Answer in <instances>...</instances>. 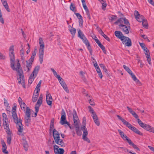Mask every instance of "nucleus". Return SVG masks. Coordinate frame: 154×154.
I'll return each instance as SVG.
<instances>
[{
    "instance_id": "12",
    "label": "nucleus",
    "mask_w": 154,
    "mask_h": 154,
    "mask_svg": "<svg viewBox=\"0 0 154 154\" xmlns=\"http://www.w3.org/2000/svg\"><path fill=\"white\" fill-rule=\"evenodd\" d=\"M60 123L62 125H63L64 124H67L69 125V123L66 121V114L64 110L62 109L61 111V117L60 119Z\"/></svg>"
},
{
    "instance_id": "50",
    "label": "nucleus",
    "mask_w": 154,
    "mask_h": 154,
    "mask_svg": "<svg viewBox=\"0 0 154 154\" xmlns=\"http://www.w3.org/2000/svg\"><path fill=\"white\" fill-rule=\"evenodd\" d=\"M94 39L95 40V41L96 42V43L98 44L99 46H100V45H101L102 44L100 42V41L97 38V37L95 36V38Z\"/></svg>"
},
{
    "instance_id": "63",
    "label": "nucleus",
    "mask_w": 154,
    "mask_h": 154,
    "mask_svg": "<svg viewBox=\"0 0 154 154\" xmlns=\"http://www.w3.org/2000/svg\"><path fill=\"white\" fill-rule=\"evenodd\" d=\"M34 57L31 56L28 62L32 63L34 61Z\"/></svg>"
},
{
    "instance_id": "23",
    "label": "nucleus",
    "mask_w": 154,
    "mask_h": 154,
    "mask_svg": "<svg viewBox=\"0 0 154 154\" xmlns=\"http://www.w3.org/2000/svg\"><path fill=\"white\" fill-rule=\"evenodd\" d=\"M92 117L95 124L97 126H99L100 125V123L97 114H94L93 116H92Z\"/></svg>"
},
{
    "instance_id": "14",
    "label": "nucleus",
    "mask_w": 154,
    "mask_h": 154,
    "mask_svg": "<svg viewBox=\"0 0 154 154\" xmlns=\"http://www.w3.org/2000/svg\"><path fill=\"white\" fill-rule=\"evenodd\" d=\"M118 23H120V24H123V23H124L126 25H130L128 20L125 18H119L114 23V24H115L117 25Z\"/></svg>"
},
{
    "instance_id": "34",
    "label": "nucleus",
    "mask_w": 154,
    "mask_h": 154,
    "mask_svg": "<svg viewBox=\"0 0 154 154\" xmlns=\"http://www.w3.org/2000/svg\"><path fill=\"white\" fill-rule=\"evenodd\" d=\"M62 87H63V89L64 90L66 91V92L67 93H69V89L68 88L66 84V83L64 82L63 83H62L61 85Z\"/></svg>"
},
{
    "instance_id": "57",
    "label": "nucleus",
    "mask_w": 154,
    "mask_h": 154,
    "mask_svg": "<svg viewBox=\"0 0 154 154\" xmlns=\"http://www.w3.org/2000/svg\"><path fill=\"white\" fill-rule=\"evenodd\" d=\"M131 114L135 118L137 119V120L138 119H139L138 118V116L137 115L135 112H134Z\"/></svg>"
},
{
    "instance_id": "54",
    "label": "nucleus",
    "mask_w": 154,
    "mask_h": 154,
    "mask_svg": "<svg viewBox=\"0 0 154 154\" xmlns=\"http://www.w3.org/2000/svg\"><path fill=\"white\" fill-rule=\"evenodd\" d=\"M75 14L76 15L79 19H80L82 18V16L79 13H75Z\"/></svg>"
},
{
    "instance_id": "58",
    "label": "nucleus",
    "mask_w": 154,
    "mask_h": 154,
    "mask_svg": "<svg viewBox=\"0 0 154 154\" xmlns=\"http://www.w3.org/2000/svg\"><path fill=\"white\" fill-rule=\"evenodd\" d=\"M79 25L80 26H82L83 25V20L82 18L79 20Z\"/></svg>"
},
{
    "instance_id": "4",
    "label": "nucleus",
    "mask_w": 154,
    "mask_h": 154,
    "mask_svg": "<svg viewBox=\"0 0 154 154\" xmlns=\"http://www.w3.org/2000/svg\"><path fill=\"white\" fill-rule=\"evenodd\" d=\"M117 116L119 119L123 123V124L128 127L131 130L134 132L136 134L140 136L143 135V134L138 129L135 127L132 126L129 122L126 121L123 118L119 115H117Z\"/></svg>"
},
{
    "instance_id": "29",
    "label": "nucleus",
    "mask_w": 154,
    "mask_h": 154,
    "mask_svg": "<svg viewBox=\"0 0 154 154\" xmlns=\"http://www.w3.org/2000/svg\"><path fill=\"white\" fill-rule=\"evenodd\" d=\"M40 69V66H36L33 71L31 75H33L34 76H35V77H36L37 74L39 70Z\"/></svg>"
},
{
    "instance_id": "43",
    "label": "nucleus",
    "mask_w": 154,
    "mask_h": 154,
    "mask_svg": "<svg viewBox=\"0 0 154 154\" xmlns=\"http://www.w3.org/2000/svg\"><path fill=\"white\" fill-rule=\"evenodd\" d=\"M39 94H36V95H33L32 97V101L33 102H35L37 100Z\"/></svg>"
},
{
    "instance_id": "15",
    "label": "nucleus",
    "mask_w": 154,
    "mask_h": 154,
    "mask_svg": "<svg viewBox=\"0 0 154 154\" xmlns=\"http://www.w3.org/2000/svg\"><path fill=\"white\" fill-rule=\"evenodd\" d=\"M134 16L136 20L140 22H141L144 18L143 15L140 14L139 12L136 10L134 11Z\"/></svg>"
},
{
    "instance_id": "7",
    "label": "nucleus",
    "mask_w": 154,
    "mask_h": 154,
    "mask_svg": "<svg viewBox=\"0 0 154 154\" xmlns=\"http://www.w3.org/2000/svg\"><path fill=\"white\" fill-rule=\"evenodd\" d=\"M25 122L26 125L28 126L31 121L30 119V109L29 107H26V110L25 112Z\"/></svg>"
},
{
    "instance_id": "25",
    "label": "nucleus",
    "mask_w": 154,
    "mask_h": 154,
    "mask_svg": "<svg viewBox=\"0 0 154 154\" xmlns=\"http://www.w3.org/2000/svg\"><path fill=\"white\" fill-rule=\"evenodd\" d=\"M24 75H23V78H20V76H19V78H17V80L18 81V83L19 84H21L22 86L24 88H26V86L25 83L23 80Z\"/></svg>"
},
{
    "instance_id": "35",
    "label": "nucleus",
    "mask_w": 154,
    "mask_h": 154,
    "mask_svg": "<svg viewBox=\"0 0 154 154\" xmlns=\"http://www.w3.org/2000/svg\"><path fill=\"white\" fill-rule=\"evenodd\" d=\"M32 63L28 62L27 61H26V67L27 70V71H29L31 69Z\"/></svg>"
},
{
    "instance_id": "40",
    "label": "nucleus",
    "mask_w": 154,
    "mask_h": 154,
    "mask_svg": "<svg viewBox=\"0 0 154 154\" xmlns=\"http://www.w3.org/2000/svg\"><path fill=\"white\" fill-rule=\"evenodd\" d=\"M60 134L55 129H54L53 130V137H57Z\"/></svg>"
},
{
    "instance_id": "48",
    "label": "nucleus",
    "mask_w": 154,
    "mask_h": 154,
    "mask_svg": "<svg viewBox=\"0 0 154 154\" xmlns=\"http://www.w3.org/2000/svg\"><path fill=\"white\" fill-rule=\"evenodd\" d=\"M92 63L94 64V66L95 67L96 66H98L97 63L96 62V61L95 60V59L94 57H92Z\"/></svg>"
},
{
    "instance_id": "38",
    "label": "nucleus",
    "mask_w": 154,
    "mask_h": 154,
    "mask_svg": "<svg viewBox=\"0 0 154 154\" xmlns=\"http://www.w3.org/2000/svg\"><path fill=\"white\" fill-rule=\"evenodd\" d=\"M12 134H10L9 135H8L7 137V143L10 145L11 143V135Z\"/></svg>"
},
{
    "instance_id": "30",
    "label": "nucleus",
    "mask_w": 154,
    "mask_h": 154,
    "mask_svg": "<svg viewBox=\"0 0 154 154\" xmlns=\"http://www.w3.org/2000/svg\"><path fill=\"white\" fill-rule=\"evenodd\" d=\"M108 18L110 22H112L117 19V16L116 15H112L109 16Z\"/></svg>"
},
{
    "instance_id": "2",
    "label": "nucleus",
    "mask_w": 154,
    "mask_h": 154,
    "mask_svg": "<svg viewBox=\"0 0 154 154\" xmlns=\"http://www.w3.org/2000/svg\"><path fill=\"white\" fill-rule=\"evenodd\" d=\"M117 116L119 119L123 123V124L128 127L131 130L134 132L136 134L140 136L143 135V134L138 129L135 127L132 126L129 122L126 121L123 118L119 115H117Z\"/></svg>"
},
{
    "instance_id": "8",
    "label": "nucleus",
    "mask_w": 154,
    "mask_h": 154,
    "mask_svg": "<svg viewBox=\"0 0 154 154\" xmlns=\"http://www.w3.org/2000/svg\"><path fill=\"white\" fill-rule=\"evenodd\" d=\"M14 47V46L12 45L10 47L9 49V54L11 61V66L12 67H14V62L15 60Z\"/></svg>"
},
{
    "instance_id": "44",
    "label": "nucleus",
    "mask_w": 154,
    "mask_h": 154,
    "mask_svg": "<svg viewBox=\"0 0 154 154\" xmlns=\"http://www.w3.org/2000/svg\"><path fill=\"white\" fill-rule=\"evenodd\" d=\"M55 140V142L57 144H58L59 143V141H60V135H58L57 137H53Z\"/></svg>"
},
{
    "instance_id": "56",
    "label": "nucleus",
    "mask_w": 154,
    "mask_h": 154,
    "mask_svg": "<svg viewBox=\"0 0 154 154\" xmlns=\"http://www.w3.org/2000/svg\"><path fill=\"white\" fill-rule=\"evenodd\" d=\"M140 46L143 50H145V49H146L147 48L145 47V45L143 43H140Z\"/></svg>"
},
{
    "instance_id": "22",
    "label": "nucleus",
    "mask_w": 154,
    "mask_h": 154,
    "mask_svg": "<svg viewBox=\"0 0 154 154\" xmlns=\"http://www.w3.org/2000/svg\"><path fill=\"white\" fill-rule=\"evenodd\" d=\"M21 142L25 150L26 151H27L28 148V145L26 140V139L25 137H23Z\"/></svg>"
},
{
    "instance_id": "41",
    "label": "nucleus",
    "mask_w": 154,
    "mask_h": 154,
    "mask_svg": "<svg viewBox=\"0 0 154 154\" xmlns=\"http://www.w3.org/2000/svg\"><path fill=\"white\" fill-rule=\"evenodd\" d=\"M69 31L73 36L75 35L76 32V30L75 28L72 27Z\"/></svg>"
},
{
    "instance_id": "61",
    "label": "nucleus",
    "mask_w": 154,
    "mask_h": 154,
    "mask_svg": "<svg viewBox=\"0 0 154 154\" xmlns=\"http://www.w3.org/2000/svg\"><path fill=\"white\" fill-rule=\"evenodd\" d=\"M126 107L128 111L131 114H132V113L134 112L132 110V109L130 108L128 106H127Z\"/></svg>"
},
{
    "instance_id": "45",
    "label": "nucleus",
    "mask_w": 154,
    "mask_h": 154,
    "mask_svg": "<svg viewBox=\"0 0 154 154\" xmlns=\"http://www.w3.org/2000/svg\"><path fill=\"white\" fill-rule=\"evenodd\" d=\"M88 108L89 109V111L90 112L92 113L91 116H93L94 114H96L95 112H94L93 109L90 106H89Z\"/></svg>"
},
{
    "instance_id": "47",
    "label": "nucleus",
    "mask_w": 154,
    "mask_h": 154,
    "mask_svg": "<svg viewBox=\"0 0 154 154\" xmlns=\"http://www.w3.org/2000/svg\"><path fill=\"white\" fill-rule=\"evenodd\" d=\"M130 74L131 75L132 78L134 81L136 82L137 80L138 79H137L135 75L132 73V72H131V73Z\"/></svg>"
},
{
    "instance_id": "64",
    "label": "nucleus",
    "mask_w": 154,
    "mask_h": 154,
    "mask_svg": "<svg viewBox=\"0 0 154 154\" xmlns=\"http://www.w3.org/2000/svg\"><path fill=\"white\" fill-rule=\"evenodd\" d=\"M4 120H3V125H4L6 124H8V119H4Z\"/></svg>"
},
{
    "instance_id": "17",
    "label": "nucleus",
    "mask_w": 154,
    "mask_h": 154,
    "mask_svg": "<svg viewBox=\"0 0 154 154\" xmlns=\"http://www.w3.org/2000/svg\"><path fill=\"white\" fill-rule=\"evenodd\" d=\"M59 146L57 145H55L54 146V152L56 154H63L64 152V150L63 149L59 148Z\"/></svg>"
},
{
    "instance_id": "28",
    "label": "nucleus",
    "mask_w": 154,
    "mask_h": 154,
    "mask_svg": "<svg viewBox=\"0 0 154 154\" xmlns=\"http://www.w3.org/2000/svg\"><path fill=\"white\" fill-rule=\"evenodd\" d=\"M115 35L116 37L119 39H120L124 35L122 32L119 31H116L115 32Z\"/></svg>"
},
{
    "instance_id": "62",
    "label": "nucleus",
    "mask_w": 154,
    "mask_h": 154,
    "mask_svg": "<svg viewBox=\"0 0 154 154\" xmlns=\"http://www.w3.org/2000/svg\"><path fill=\"white\" fill-rule=\"evenodd\" d=\"M4 7L6 9L7 11L8 12H9L10 11L9 8V6L8 5V4H7L6 5H5V6H4Z\"/></svg>"
},
{
    "instance_id": "52",
    "label": "nucleus",
    "mask_w": 154,
    "mask_h": 154,
    "mask_svg": "<svg viewBox=\"0 0 154 154\" xmlns=\"http://www.w3.org/2000/svg\"><path fill=\"white\" fill-rule=\"evenodd\" d=\"M70 9L72 11H75V7L74 6L73 4L72 3L71 4L70 7Z\"/></svg>"
},
{
    "instance_id": "21",
    "label": "nucleus",
    "mask_w": 154,
    "mask_h": 154,
    "mask_svg": "<svg viewBox=\"0 0 154 154\" xmlns=\"http://www.w3.org/2000/svg\"><path fill=\"white\" fill-rule=\"evenodd\" d=\"M73 116L74 125H79L78 123V117L77 115L76 112L75 110H73Z\"/></svg>"
},
{
    "instance_id": "51",
    "label": "nucleus",
    "mask_w": 154,
    "mask_h": 154,
    "mask_svg": "<svg viewBox=\"0 0 154 154\" xmlns=\"http://www.w3.org/2000/svg\"><path fill=\"white\" fill-rule=\"evenodd\" d=\"M87 47V48L88 49L89 51H91L92 50V49L90 46V45L89 43V42H87L85 44Z\"/></svg>"
},
{
    "instance_id": "26",
    "label": "nucleus",
    "mask_w": 154,
    "mask_h": 154,
    "mask_svg": "<svg viewBox=\"0 0 154 154\" xmlns=\"http://www.w3.org/2000/svg\"><path fill=\"white\" fill-rule=\"evenodd\" d=\"M4 128L8 135L12 134V133L10 130L9 126L8 124H6L4 125Z\"/></svg>"
},
{
    "instance_id": "32",
    "label": "nucleus",
    "mask_w": 154,
    "mask_h": 154,
    "mask_svg": "<svg viewBox=\"0 0 154 154\" xmlns=\"http://www.w3.org/2000/svg\"><path fill=\"white\" fill-rule=\"evenodd\" d=\"M128 143L130 145L132 146L134 149H136L139 151L140 150V149H139V148H138L136 145H135L133 143H132L131 140H128Z\"/></svg>"
},
{
    "instance_id": "24",
    "label": "nucleus",
    "mask_w": 154,
    "mask_h": 154,
    "mask_svg": "<svg viewBox=\"0 0 154 154\" xmlns=\"http://www.w3.org/2000/svg\"><path fill=\"white\" fill-rule=\"evenodd\" d=\"M1 143L2 146V151L4 153H8V151L6 150L7 146L6 144L3 140L1 141Z\"/></svg>"
},
{
    "instance_id": "59",
    "label": "nucleus",
    "mask_w": 154,
    "mask_h": 154,
    "mask_svg": "<svg viewBox=\"0 0 154 154\" xmlns=\"http://www.w3.org/2000/svg\"><path fill=\"white\" fill-rule=\"evenodd\" d=\"M51 71L52 72L54 75L56 77L57 75H57V73L55 71V70L53 68H51Z\"/></svg>"
},
{
    "instance_id": "33",
    "label": "nucleus",
    "mask_w": 154,
    "mask_h": 154,
    "mask_svg": "<svg viewBox=\"0 0 154 154\" xmlns=\"http://www.w3.org/2000/svg\"><path fill=\"white\" fill-rule=\"evenodd\" d=\"M142 22L143 26L146 28H148V25L147 23V20L145 18L143 19L142 21L141 22Z\"/></svg>"
},
{
    "instance_id": "36",
    "label": "nucleus",
    "mask_w": 154,
    "mask_h": 154,
    "mask_svg": "<svg viewBox=\"0 0 154 154\" xmlns=\"http://www.w3.org/2000/svg\"><path fill=\"white\" fill-rule=\"evenodd\" d=\"M35 77V76L31 74L29 79L28 84H29L30 85L31 84Z\"/></svg>"
},
{
    "instance_id": "31",
    "label": "nucleus",
    "mask_w": 154,
    "mask_h": 154,
    "mask_svg": "<svg viewBox=\"0 0 154 154\" xmlns=\"http://www.w3.org/2000/svg\"><path fill=\"white\" fill-rule=\"evenodd\" d=\"M42 102V99H41V98H39L37 102L35 105V107H38L39 109L40 106L41 105Z\"/></svg>"
},
{
    "instance_id": "49",
    "label": "nucleus",
    "mask_w": 154,
    "mask_h": 154,
    "mask_svg": "<svg viewBox=\"0 0 154 154\" xmlns=\"http://www.w3.org/2000/svg\"><path fill=\"white\" fill-rule=\"evenodd\" d=\"M57 144L60 145L61 147L65 146V144L62 140H60V141H59L58 143Z\"/></svg>"
},
{
    "instance_id": "55",
    "label": "nucleus",
    "mask_w": 154,
    "mask_h": 154,
    "mask_svg": "<svg viewBox=\"0 0 154 154\" xmlns=\"http://www.w3.org/2000/svg\"><path fill=\"white\" fill-rule=\"evenodd\" d=\"M82 139L84 140L87 141L88 143H90V142L89 139L86 137H82Z\"/></svg>"
},
{
    "instance_id": "60",
    "label": "nucleus",
    "mask_w": 154,
    "mask_h": 154,
    "mask_svg": "<svg viewBox=\"0 0 154 154\" xmlns=\"http://www.w3.org/2000/svg\"><path fill=\"white\" fill-rule=\"evenodd\" d=\"M5 56L0 53V60H4L5 59Z\"/></svg>"
},
{
    "instance_id": "9",
    "label": "nucleus",
    "mask_w": 154,
    "mask_h": 154,
    "mask_svg": "<svg viewBox=\"0 0 154 154\" xmlns=\"http://www.w3.org/2000/svg\"><path fill=\"white\" fill-rule=\"evenodd\" d=\"M86 118L84 117L83 118L82 122V126L81 127L82 130L83 132L82 137H87L88 134V131L86 127Z\"/></svg>"
},
{
    "instance_id": "46",
    "label": "nucleus",
    "mask_w": 154,
    "mask_h": 154,
    "mask_svg": "<svg viewBox=\"0 0 154 154\" xmlns=\"http://www.w3.org/2000/svg\"><path fill=\"white\" fill-rule=\"evenodd\" d=\"M20 105L21 109L25 112L26 111L25 109L26 106L25 103L24 102H23V103H21V104H20Z\"/></svg>"
},
{
    "instance_id": "3",
    "label": "nucleus",
    "mask_w": 154,
    "mask_h": 154,
    "mask_svg": "<svg viewBox=\"0 0 154 154\" xmlns=\"http://www.w3.org/2000/svg\"><path fill=\"white\" fill-rule=\"evenodd\" d=\"M117 116L119 119L123 123V124L128 127L131 130L134 132L136 134L140 136L143 135V134L138 129L135 127L132 126L129 122L126 121L123 118L119 115H117Z\"/></svg>"
},
{
    "instance_id": "42",
    "label": "nucleus",
    "mask_w": 154,
    "mask_h": 154,
    "mask_svg": "<svg viewBox=\"0 0 154 154\" xmlns=\"http://www.w3.org/2000/svg\"><path fill=\"white\" fill-rule=\"evenodd\" d=\"M100 67L103 69L104 71L106 73H107L108 72L106 68V66L103 64H100Z\"/></svg>"
},
{
    "instance_id": "18",
    "label": "nucleus",
    "mask_w": 154,
    "mask_h": 154,
    "mask_svg": "<svg viewBox=\"0 0 154 154\" xmlns=\"http://www.w3.org/2000/svg\"><path fill=\"white\" fill-rule=\"evenodd\" d=\"M118 131L121 137L125 140H126L128 142V140H131L124 134V133L120 130H118Z\"/></svg>"
},
{
    "instance_id": "53",
    "label": "nucleus",
    "mask_w": 154,
    "mask_h": 154,
    "mask_svg": "<svg viewBox=\"0 0 154 154\" xmlns=\"http://www.w3.org/2000/svg\"><path fill=\"white\" fill-rule=\"evenodd\" d=\"M102 8L103 9H104L105 8H106V2H104V1H103V2L102 3Z\"/></svg>"
},
{
    "instance_id": "16",
    "label": "nucleus",
    "mask_w": 154,
    "mask_h": 154,
    "mask_svg": "<svg viewBox=\"0 0 154 154\" xmlns=\"http://www.w3.org/2000/svg\"><path fill=\"white\" fill-rule=\"evenodd\" d=\"M78 36L82 39L85 44L88 42L84 34L79 29L78 30Z\"/></svg>"
},
{
    "instance_id": "11",
    "label": "nucleus",
    "mask_w": 154,
    "mask_h": 154,
    "mask_svg": "<svg viewBox=\"0 0 154 154\" xmlns=\"http://www.w3.org/2000/svg\"><path fill=\"white\" fill-rule=\"evenodd\" d=\"M123 44L128 47L131 46L132 45L131 41V39L128 37L123 35L120 39Z\"/></svg>"
},
{
    "instance_id": "13",
    "label": "nucleus",
    "mask_w": 154,
    "mask_h": 154,
    "mask_svg": "<svg viewBox=\"0 0 154 154\" xmlns=\"http://www.w3.org/2000/svg\"><path fill=\"white\" fill-rule=\"evenodd\" d=\"M119 27L125 33L128 34L129 33V29L130 28V24L129 25L120 24Z\"/></svg>"
},
{
    "instance_id": "27",
    "label": "nucleus",
    "mask_w": 154,
    "mask_h": 154,
    "mask_svg": "<svg viewBox=\"0 0 154 154\" xmlns=\"http://www.w3.org/2000/svg\"><path fill=\"white\" fill-rule=\"evenodd\" d=\"M74 125L77 134L79 136H81L82 135V132L81 130L79 129V125Z\"/></svg>"
},
{
    "instance_id": "10",
    "label": "nucleus",
    "mask_w": 154,
    "mask_h": 154,
    "mask_svg": "<svg viewBox=\"0 0 154 154\" xmlns=\"http://www.w3.org/2000/svg\"><path fill=\"white\" fill-rule=\"evenodd\" d=\"M17 67L15 68L14 67V66L13 67H11L12 69L14 70H16L18 73V75L19 76H20V78H23V74L22 70L21 69H20V63L18 62L17 64Z\"/></svg>"
},
{
    "instance_id": "6",
    "label": "nucleus",
    "mask_w": 154,
    "mask_h": 154,
    "mask_svg": "<svg viewBox=\"0 0 154 154\" xmlns=\"http://www.w3.org/2000/svg\"><path fill=\"white\" fill-rule=\"evenodd\" d=\"M137 122L139 125L146 130L154 133V128L149 125L143 123L139 119H138Z\"/></svg>"
},
{
    "instance_id": "1",
    "label": "nucleus",
    "mask_w": 154,
    "mask_h": 154,
    "mask_svg": "<svg viewBox=\"0 0 154 154\" xmlns=\"http://www.w3.org/2000/svg\"><path fill=\"white\" fill-rule=\"evenodd\" d=\"M12 114L15 123H16L18 131V134L20 135L23 131V127L22 124L21 120H18L17 114L16 112V109L13 108Z\"/></svg>"
},
{
    "instance_id": "19",
    "label": "nucleus",
    "mask_w": 154,
    "mask_h": 154,
    "mask_svg": "<svg viewBox=\"0 0 154 154\" xmlns=\"http://www.w3.org/2000/svg\"><path fill=\"white\" fill-rule=\"evenodd\" d=\"M84 8L85 10L86 14L87 16V17L89 20L91 19V17L89 11L86 6L85 2L82 3Z\"/></svg>"
},
{
    "instance_id": "37",
    "label": "nucleus",
    "mask_w": 154,
    "mask_h": 154,
    "mask_svg": "<svg viewBox=\"0 0 154 154\" xmlns=\"http://www.w3.org/2000/svg\"><path fill=\"white\" fill-rule=\"evenodd\" d=\"M146 57L147 58V62L148 63L151 65V59L150 58V53H148V54H145Z\"/></svg>"
},
{
    "instance_id": "39",
    "label": "nucleus",
    "mask_w": 154,
    "mask_h": 154,
    "mask_svg": "<svg viewBox=\"0 0 154 154\" xmlns=\"http://www.w3.org/2000/svg\"><path fill=\"white\" fill-rule=\"evenodd\" d=\"M123 67L129 74H130L132 72L130 69L128 67L126 66L125 65H123Z\"/></svg>"
},
{
    "instance_id": "20",
    "label": "nucleus",
    "mask_w": 154,
    "mask_h": 154,
    "mask_svg": "<svg viewBox=\"0 0 154 154\" xmlns=\"http://www.w3.org/2000/svg\"><path fill=\"white\" fill-rule=\"evenodd\" d=\"M52 100V97L50 94H48L46 95V100L47 103L48 105H51Z\"/></svg>"
},
{
    "instance_id": "5",
    "label": "nucleus",
    "mask_w": 154,
    "mask_h": 154,
    "mask_svg": "<svg viewBox=\"0 0 154 154\" xmlns=\"http://www.w3.org/2000/svg\"><path fill=\"white\" fill-rule=\"evenodd\" d=\"M40 48L39 50V60L40 64H42L43 60L44 49L45 48L44 43L42 38H40L39 39Z\"/></svg>"
}]
</instances>
